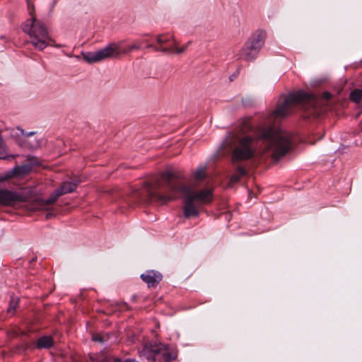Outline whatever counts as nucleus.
<instances>
[{"instance_id":"12","label":"nucleus","mask_w":362,"mask_h":362,"mask_svg":"<svg viewBox=\"0 0 362 362\" xmlns=\"http://www.w3.org/2000/svg\"><path fill=\"white\" fill-rule=\"evenodd\" d=\"M140 277L148 288H155L161 281L163 276L159 272L148 270L141 274Z\"/></svg>"},{"instance_id":"16","label":"nucleus","mask_w":362,"mask_h":362,"mask_svg":"<svg viewBox=\"0 0 362 362\" xmlns=\"http://www.w3.org/2000/svg\"><path fill=\"white\" fill-rule=\"evenodd\" d=\"M247 174L246 170L241 165H238L236 168L235 173L232 175L230 177V182L231 184L237 183L242 177Z\"/></svg>"},{"instance_id":"22","label":"nucleus","mask_w":362,"mask_h":362,"mask_svg":"<svg viewBox=\"0 0 362 362\" xmlns=\"http://www.w3.org/2000/svg\"><path fill=\"white\" fill-rule=\"evenodd\" d=\"M93 340L95 341H100V342L103 341L102 337L100 335H97V334L94 335L93 337Z\"/></svg>"},{"instance_id":"23","label":"nucleus","mask_w":362,"mask_h":362,"mask_svg":"<svg viewBox=\"0 0 362 362\" xmlns=\"http://www.w3.org/2000/svg\"><path fill=\"white\" fill-rule=\"evenodd\" d=\"M52 216V213H50V212H47V213L46 214V218H47V219L50 218Z\"/></svg>"},{"instance_id":"10","label":"nucleus","mask_w":362,"mask_h":362,"mask_svg":"<svg viewBox=\"0 0 362 362\" xmlns=\"http://www.w3.org/2000/svg\"><path fill=\"white\" fill-rule=\"evenodd\" d=\"M61 196L62 195L59 194V192L57 190V189H56L47 199L40 198L35 199L31 204L30 209L33 211L49 210L50 206L54 203H55L58 198Z\"/></svg>"},{"instance_id":"17","label":"nucleus","mask_w":362,"mask_h":362,"mask_svg":"<svg viewBox=\"0 0 362 362\" xmlns=\"http://www.w3.org/2000/svg\"><path fill=\"white\" fill-rule=\"evenodd\" d=\"M32 170V165L29 164H25L21 166H18L13 169V173L16 175H23L28 174Z\"/></svg>"},{"instance_id":"25","label":"nucleus","mask_w":362,"mask_h":362,"mask_svg":"<svg viewBox=\"0 0 362 362\" xmlns=\"http://www.w3.org/2000/svg\"><path fill=\"white\" fill-rule=\"evenodd\" d=\"M238 74H239L238 71H236L235 74H234L233 75V76H236L237 75H238Z\"/></svg>"},{"instance_id":"4","label":"nucleus","mask_w":362,"mask_h":362,"mask_svg":"<svg viewBox=\"0 0 362 362\" xmlns=\"http://www.w3.org/2000/svg\"><path fill=\"white\" fill-rule=\"evenodd\" d=\"M32 17L23 25V30L30 37L33 45L42 50L50 42V37L45 25L31 14Z\"/></svg>"},{"instance_id":"2","label":"nucleus","mask_w":362,"mask_h":362,"mask_svg":"<svg viewBox=\"0 0 362 362\" xmlns=\"http://www.w3.org/2000/svg\"><path fill=\"white\" fill-rule=\"evenodd\" d=\"M262 141L265 151H272V157L276 161L284 157L291 148V139L287 132L273 126L259 127L255 131V136L241 137L232 152L233 164L251 159L257 150L255 141Z\"/></svg>"},{"instance_id":"18","label":"nucleus","mask_w":362,"mask_h":362,"mask_svg":"<svg viewBox=\"0 0 362 362\" xmlns=\"http://www.w3.org/2000/svg\"><path fill=\"white\" fill-rule=\"evenodd\" d=\"M350 100L356 103H358L362 100V90L354 89L350 93Z\"/></svg>"},{"instance_id":"15","label":"nucleus","mask_w":362,"mask_h":362,"mask_svg":"<svg viewBox=\"0 0 362 362\" xmlns=\"http://www.w3.org/2000/svg\"><path fill=\"white\" fill-rule=\"evenodd\" d=\"M54 345L52 336H42L36 341V347L39 349H49Z\"/></svg>"},{"instance_id":"1","label":"nucleus","mask_w":362,"mask_h":362,"mask_svg":"<svg viewBox=\"0 0 362 362\" xmlns=\"http://www.w3.org/2000/svg\"><path fill=\"white\" fill-rule=\"evenodd\" d=\"M182 175L177 171L167 170L160 173L158 177L151 182H145L142 186L141 199L165 204L175 199L178 193L183 194V216L186 218H197L205 204L213 201V191L204 189L193 190L191 186L182 182Z\"/></svg>"},{"instance_id":"20","label":"nucleus","mask_w":362,"mask_h":362,"mask_svg":"<svg viewBox=\"0 0 362 362\" xmlns=\"http://www.w3.org/2000/svg\"><path fill=\"white\" fill-rule=\"evenodd\" d=\"M27 160L30 162L32 164H35V165H38L39 164L38 159L36 157H35V156H28L27 157Z\"/></svg>"},{"instance_id":"9","label":"nucleus","mask_w":362,"mask_h":362,"mask_svg":"<svg viewBox=\"0 0 362 362\" xmlns=\"http://www.w3.org/2000/svg\"><path fill=\"white\" fill-rule=\"evenodd\" d=\"M156 41L159 45L158 47L155 49L156 51L177 54L184 52L189 44V42H188L182 47H178V43L175 37L173 35L168 36L166 35H158L156 37Z\"/></svg>"},{"instance_id":"14","label":"nucleus","mask_w":362,"mask_h":362,"mask_svg":"<svg viewBox=\"0 0 362 362\" xmlns=\"http://www.w3.org/2000/svg\"><path fill=\"white\" fill-rule=\"evenodd\" d=\"M20 298L18 296L11 295L8 303L6 313L8 316H13L19 308Z\"/></svg>"},{"instance_id":"13","label":"nucleus","mask_w":362,"mask_h":362,"mask_svg":"<svg viewBox=\"0 0 362 362\" xmlns=\"http://www.w3.org/2000/svg\"><path fill=\"white\" fill-rule=\"evenodd\" d=\"M78 184V182H64L61 186L57 188V190L59 192V194L62 196L64 194L74 192L76 189Z\"/></svg>"},{"instance_id":"19","label":"nucleus","mask_w":362,"mask_h":362,"mask_svg":"<svg viewBox=\"0 0 362 362\" xmlns=\"http://www.w3.org/2000/svg\"><path fill=\"white\" fill-rule=\"evenodd\" d=\"M206 177V170L204 168L197 170L194 173V179L198 181L203 180Z\"/></svg>"},{"instance_id":"11","label":"nucleus","mask_w":362,"mask_h":362,"mask_svg":"<svg viewBox=\"0 0 362 362\" xmlns=\"http://www.w3.org/2000/svg\"><path fill=\"white\" fill-rule=\"evenodd\" d=\"M23 138L19 141V145L24 148L28 150H35L40 146V141L37 139L31 138L32 136L35 134V132H31L25 133L23 129H21Z\"/></svg>"},{"instance_id":"8","label":"nucleus","mask_w":362,"mask_h":362,"mask_svg":"<svg viewBox=\"0 0 362 362\" xmlns=\"http://www.w3.org/2000/svg\"><path fill=\"white\" fill-rule=\"evenodd\" d=\"M124 51L116 44H110L101 50L94 52H88L84 55V59L88 62H97L106 59L115 58Z\"/></svg>"},{"instance_id":"3","label":"nucleus","mask_w":362,"mask_h":362,"mask_svg":"<svg viewBox=\"0 0 362 362\" xmlns=\"http://www.w3.org/2000/svg\"><path fill=\"white\" fill-rule=\"evenodd\" d=\"M318 101L315 97L310 93L303 90H298L289 94L284 100L282 104L279 105L276 108L269 116V120L272 119H281L291 113L292 109L298 105H301L306 110L303 115L305 119L311 117H317L322 112V110L317 106Z\"/></svg>"},{"instance_id":"21","label":"nucleus","mask_w":362,"mask_h":362,"mask_svg":"<svg viewBox=\"0 0 362 362\" xmlns=\"http://www.w3.org/2000/svg\"><path fill=\"white\" fill-rule=\"evenodd\" d=\"M322 97H323L324 99L328 100H329L331 98L332 95L329 92H324L322 93Z\"/></svg>"},{"instance_id":"6","label":"nucleus","mask_w":362,"mask_h":362,"mask_svg":"<svg viewBox=\"0 0 362 362\" xmlns=\"http://www.w3.org/2000/svg\"><path fill=\"white\" fill-rule=\"evenodd\" d=\"M267 34L264 30H257L246 42L241 51L242 57L246 61H252L257 56L264 43Z\"/></svg>"},{"instance_id":"7","label":"nucleus","mask_w":362,"mask_h":362,"mask_svg":"<svg viewBox=\"0 0 362 362\" xmlns=\"http://www.w3.org/2000/svg\"><path fill=\"white\" fill-rule=\"evenodd\" d=\"M30 197V191L23 188L18 191L0 189V204L13 206L18 204L27 202Z\"/></svg>"},{"instance_id":"5","label":"nucleus","mask_w":362,"mask_h":362,"mask_svg":"<svg viewBox=\"0 0 362 362\" xmlns=\"http://www.w3.org/2000/svg\"><path fill=\"white\" fill-rule=\"evenodd\" d=\"M141 356L151 361L160 359L165 362H170L177 359V351L170 345L151 341L144 344Z\"/></svg>"},{"instance_id":"24","label":"nucleus","mask_w":362,"mask_h":362,"mask_svg":"<svg viewBox=\"0 0 362 362\" xmlns=\"http://www.w3.org/2000/svg\"><path fill=\"white\" fill-rule=\"evenodd\" d=\"M5 180H6V178H5V177H0V182H1L4 181Z\"/></svg>"}]
</instances>
